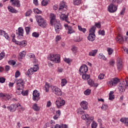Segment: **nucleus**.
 I'll return each instance as SVG.
<instances>
[{
    "label": "nucleus",
    "instance_id": "obj_1",
    "mask_svg": "<svg viewBox=\"0 0 128 128\" xmlns=\"http://www.w3.org/2000/svg\"><path fill=\"white\" fill-rule=\"evenodd\" d=\"M16 94H22L24 92V81L22 80V79H19L16 82Z\"/></svg>",
    "mask_w": 128,
    "mask_h": 128
},
{
    "label": "nucleus",
    "instance_id": "obj_2",
    "mask_svg": "<svg viewBox=\"0 0 128 128\" xmlns=\"http://www.w3.org/2000/svg\"><path fill=\"white\" fill-rule=\"evenodd\" d=\"M36 18L38 26H41V28H46V26H48V23H46V21L44 20V19L42 18V16L36 15Z\"/></svg>",
    "mask_w": 128,
    "mask_h": 128
},
{
    "label": "nucleus",
    "instance_id": "obj_3",
    "mask_svg": "<svg viewBox=\"0 0 128 128\" xmlns=\"http://www.w3.org/2000/svg\"><path fill=\"white\" fill-rule=\"evenodd\" d=\"M48 60L56 64H58L60 62V54H50Z\"/></svg>",
    "mask_w": 128,
    "mask_h": 128
},
{
    "label": "nucleus",
    "instance_id": "obj_4",
    "mask_svg": "<svg viewBox=\"0 0 128 128\" xmlns=\"http://www.w3.org/2000/svg\"><path fill=\"white\" fill-rule=\"evenodd\" d=\"M118 82H120V80L116 78L108 79L107 84L109 88H112V86H116Z\"/></svg>",
    "mask_w": 128,
    "mask_h": 128
},
{
    "label": "nucleus",
    "instance_id": "obj_5",
    "mask_svg": "<svg viewBox=\"0 0 128 128\" xmlns=\"http://www.w3.org/2000/svg\"><path fill=\"white\" fill-rule=\"evenodd\" d=\"M68 6L66 5V3L62 1L60 4L59 12L60 14H64L66 12Z\"/></svg>",
    "mask_w": 128,
    "mask_h": 128
},
{
    "label": "nucleus",
    "instance_id": "obj_6",
    "mask_svg": "<svg viewBox=\"0 0 128 128\" xmlns=\"http://www.w3.org/2000/svg\"><path fill=\"white\" fill-rule=\"evenodd\" d=\"M66 104V101L63 99H61L60 98H58L56 102V106L57 108H60L62 106H64Z\"/></svg>",
    "mask_w": 128,
    "mask_h": 128
},
{
    "label": "nucleus",
    "instance_id": "obj_7",
    "mask_svg": "<svg viewBox=\"0 0 128 128\" xmlns=\"http://www.w3.org/2000/svg\"><path fill=\"white\" fill-rule=\"evenodd\" d=\"M81 118L82 120H86L88 123V124H90V122L94 120V117H90V116L88 114L82 115Z\"/></svg>",
    "mask_w": 128,
    "mask_h": 128
},
{
    "label": "nucleus",
    "instance_id": "obj_8",
    "mask_svg": "<svg viewBox=\"0 0 128 128\" xmlns=\"http://www.w3.org/2000/svg\"><path fill=\"white\" fill-rule=\"evenodd\" d=\"M56 16L53 13L50 14V23L51 26H54V24L60 21L56 20Z\"/></svg>",
    "mask_w": 128,
    "mask_h": 128
},
{
    "label": "nucleus",
    "instance_id": "obj_9",
    "mask_svg": "<svg viewBox=\"0 0 128 128\" xmlns=\"http://www.w3.org/2000/svg\"><path fill=\"white\" fill-rule=\"evenodd\" d=\"M128 40V37L126 36H122V35L119 34L116 38V40L118 44H122L124 40Z\"/></svg>",
    "mask_w": 128,
    "mask_h": 128
},
{
    "label": "nucleus",
    "instance_id": "obj_10",
    "mask_svg": "<svg viewBox=\"0 0 128 128\" xmlns=\"http://www.w3.org/2000/svg\"><path fill=\"white\" fill-rule=\"evenodd\" d=\"M52 92L56 94V96H62V90L56 86H52Z\"/></svg>",
    "mask_w": 128,
    "mask_h": 128
},
{
    "label": "nucleus",
    "instance_id": "obj_11",
    "mask_svg": "<svg viewBox=\"0 0 128 128\" xmlns=\"http://www.w3.org/2000/svg\"><path fill=\"white\" fill-rule=\"evenodd\" d=\"M32 96V100L34 102H38L40 100V92L38 90L33 91Z\"/></svg>",
    "mask_w": 128,
    "mask_h": 128
},
{
    "label": "nucleus",
    "instance_id": "obj_12",
    "mask_svg": "<svg viewBox=\"0 0 128 128\" xmlns=\"http://www.w3.org/2000/svg\"><path fill=\"white\" fill-rule=\"evenodd\" d=\"M54 26L55 32H56V34H60V32L62 30V24H60V21L59 22L54 23Z\"/></svg>",
    "mask_w": 128,
    "mask_h": 128
},
{
    "label": "nucleus",
    "instance_id": "obj_13",
    "mask_svg": "<svg viewBox=\"0 0 128 128\" xmlns=\"http://www.w3.org/2000/svg\"><path fill=\"white\" fill-rule=\"evenodd\" d=\"M4 2H6L8 0H3ZM10 2L13 6H15L16 8H20V3L19 0H10Z\"/></svg>",
    "mask_w": 128,
    "mask_h": 128
},
{
    "label": "nucleus",
    "instance_id": "obj_14",
    "mask_svg": "<svg viewBox=\"0 0 128 128\" xmlns=\"http://www.w3.org/2000/svg\"><path fill=\"white\" fill-rule=\"evenodd\" d=\"M16 34L19 38H22V36H24V28L22 27H20L18 30L16 31Z\"/></svg>",
    "mask_w": 128,
    "mask_h": 128
},
{
    "label": "nucleus",
    "instance_id": "obj_15",
    "mask_svg": "<svg viewBox=\"0 0 128 128\" xmlns=\"http://www.w3.org/2000/svg\"><path fill=\"white\" fill-rule=\"evenodd\" d=\"M88 66L86 65H82L79 70V72L80 74H86L88 72Z\"/></svg>",
    "mask_w": 128,
    "mask_h": 128
},
{
    "label": "nucleus",
    "instance_id": "obj_16",
    "mask_svg": "<svg viewBox=\"0 0 128 128\" xmlns=\"http://www.w3.org/2000/svg\"><path fill=\"white\" fill-rule=\"evenodd\" d=\"M118 8L114 4H111L108 7V10L110 12H116Z\"/></svg>",
    "mask_w": 128,
    "mask_h": 128
},
{
    "label": "nucleus",
    "instance_id": "obj_17",
    "mask_svg": "<svg viewBox=\"0 0 128 128\" xmlns=\"http://www.w3.org/2000/svg\"><path fill=\"white\" fill-rule=\"evenodd\" d=\"M64 26L66 30H68V34H74V32H76V31L74 30V29H72V27L71 26H68V24H64Z\"/></svg>",
    "mask_w": 128,
    "mask_h": 128
},
{
    "label": "nucleus",
    "instance_id": "obj_18",
    "mask_svg": "<svg viewBox=\"0 0 128 128\" xmlns=\"http://www.w3.org/2000/svg\"><path fill=\"white\" fill-rule=\"evenodd\" d=\"M117 68L118 70H120L122 68V58H118L116 61Z\"/></svg>",
    "mask_w": 128,
    "mask_h": 128
},
{
    "label": "nucleus",
    "instance_id": "obj_19",
    "mask_svg": "<svg viewBox=\"0 0 128 128\" xmlns=\"http://www.w3.org/2000/svg\"><path fill=\"white\" fill-rule=\"evenodd\" d=\"M124 84V82H122V83H120L119 84L118 90L121 92H124L126 90V85Z\"/></svg>",
    "mask_w": 128,
    "mask_h": 128
},
{
    "label": "nucleus",
    "instance_id": "obj_20",
    "mask_svg": "<svg viewBox=\"0 0 128 128\" xmlns=\"http://www.w3.org/2000/svg\"><path fill=\"white\" fill-rule=\"evenodd\" d=\"M18 108V106H16V104H12L10 106H7L8 110L11 112H16V108Z\"/></svg>",
    "mask_w": 128,
    "mask_h": 128
},
{
    "label": "nucleus",
    "instance_id": "obj_21",
    "mask_svg": "<svg viewBox=\"0 0 128 128\" xmlns=\"http://www.w3.org/2000/svg\"><path fill=\"white\" fill-rule=\"evenodd\" d=\"M80 106L83 110H88V106L86 101H82L80 104Z\"/></svg>",
    "mask_w": 128,
    "mask_h": 128
},
{
    "label": "nucleus",
    "instance_id": "obj_22",
    "mask_svg": "<svg viewBox=\"0 0 128 128\" xmlns=\"http://www.w3.org/2000/svg\"><path fill=\"white\" fill-rule=\"evenodd\" d=\"M88 84L90 86H94L96 88L98 86V84L94 83V82L92 79H90L88 80Z\"/></svg>",
    "mask_w": 128,
    "mask_h": 128
},
{
    "label": "nucleus",
    "instance_id": "obj_23",
    "mask_svg": "<svg viewBox=\"0 0 128 128\" xmlns=\"http://www.w3.org/2000/svg\"><path fill=\"white\" fill-rule=\"evenodd\" d=\"M87 38L90 42H94L96 40V34H89Z\"/></svg>",
    "mask_w": 128,
    "mask_h": 128
},
{
    "label": "nucleus",
    "instance_id": "obj_24",
    "mask_svg": "<svg viewBox=\"0 0 128 128\" xmlns=\"http://www.w3.org/2000/svg\"><path fill=\"white\" fill-rule=\"evenodd\" d=\"M16 44H19L20 48H24L26 46V44H28V42H26V40H23L22 42Z\"/></svg>",
    "mask_w": 128,
    "mask_h": 128
},
{
    "label": "nucleus",
    "instance_id": "obj_25",
    "mask_svg": "<svg viewBox=\"0 0 128 128\" xmlns=\"http://www.w3.org/2000/svg\"><path fill=\"white\" fill-rule=\"evenodd\" d=\"M121 122H124L126 126H128V118H121L120 119Z\"/></svg>",
    "mask_w": 128,
    "mask_h": 128
},
{
    "label": "nucleus",
    "instance_id": "obj_26",
    "mask_svg": "<svg viewBox=\"0 0 128 128\" xmlns=\"http://www.w3.org/2000/svg\"><path fill=\"white\" fill-rule=\"evenodd\" d=\"M32 108L35 112H38V111H40V106H38V104H33V105L32 106Z\"/></svg>",
    "mask_w": 128,
    "mask_h": 128
},
{
    "label": "nucleus",
    "instance_id": "obj_27",
    "mask_svg": "<svg viewBox=\"0 0 128 128\" xmlns=\"http://www.w3.org/2000/svg\"><path fill=\"white\" fill-rule=\"evenodd\" d=\"M60 20H65L66 22V20H68V16L66 15L64 13L61 14Z\"/></svg>",
    "mask_w": 128,
    "mask_h": 128
},
{
    "label": "nucleus",
    "instance_id": "obj_28",
    "mask_svg": "<svg viewBox=\"0 0 128 128\" xmlns=\"http://www.w3.org/2000/svg\"><path fill=\"white\" fill-rule=\"evenodd\" d=\"M8 10H9V12H12L14 14H16V12H18V10H16L12 6H8Z\"/></svg>",
    "mask_w": 128,
    "mask_h": 128
},
{
    "label": "nucleus",
    "instance_id": "obj_29",
    "mask_svg": "<svg viewBox=\"0 0 128 128\" xmlns=\"http://www.w3.org/2000/svg\"><path fill=\"white\" fill-rule=\"evenodd\" d=\"M98 50H92L89 52L88 56H94L96 54Z\"/></svg>",
    "mask_w": 128,
    "mask_h": 128
},
{
    "label": "nucleus",
    "instance_id": "obj_30",
    "mask_svg": "<svg viewBox=\"0 0 128 128\" xmlns=\"http://www.w3.org/2000/svg\"><path fill=\"white\" fill-rule=\"evenodd\" d=\"M114 91H110L109 94V98L108 99L110 100H114Z\"/></svg>",
    "mask_w": 128,
    "mask_h": 128
},
{
    "label": "nucleus",
    "instance_id": "obj_31",
    "mask_svg": "<svg viewBox=\"0 0 128 128\" xmlns=\"http://www.w3.org/2000/svg\"><path fill=\"white\" fill-rule=\"evenodd\" d=\"M82 74V78L83 80H88L90 78V74H86V73H83Z\"/></svg>",
    "mask_w": 128,
    "mask_h": 128
},
{
    "label": "nucleus",
    "instance_id": "obj_32",
    "mask_svg": "<svg viewBox=\"0 0 128 128\" xmlns=\"http://www.w3.org/2000/svg\"><path fill=\"white\" fill-rule=\"evenodd\" d=\"M90 34H94L96 32V26H92L89 30Z\"/></svg>",
    "mask_w": 128,
    "mask_h": 128
},
{
    "label": "nucleus",
    "instance_id": "obj_33",
    "mask_svg": "<svg viewBox=\"0 0 128 128\" xmlns=\"http://www.w3.org/2000/svg\"><path fill=\"white\" fill-rule=\"evenodd\" d=\"M78 30L80 32H83V34H86V28H82V26L80 25L78 26Z\"/></svg>",
    "mask_w": 128,
    "mask_h": 128
},
{
    "label": "nucleus",
    "instance_id": "obj_34",
    "mask_svg": "<svg viewBox=\"0 0 128 128\" xmlns=\"http://www.w3.org/2000/svg\"><path fill=\"white\" fill-rule=\"evenodd\" d=\"M44 90H45L46 92H48V90H50V84H48L46 82L45 83Z\"/></svg>",
    "mask_w": 128,
    "mask_h": 128
},
{
    "label": "nucleus",
    "instance_id": "obj_35",
    "mask_svg": "<svg viewBox=\"0 0 128 128\" xmlns=\"http://www.w3.org/2000/svg\"><path fill=\"white\" fill-rule=\"evenodd\" d=\"M34 72H36L32 68H30L28 70V72H26L27 74L30 76V74H34Z\"/></svg>",
    "mask_w": 128,
    "mask_h": 128
},
{
    "label": "nucleus",
    "instance_id": "obj_36",
    "mask_svg": "<svg viewBox=\"0 0 128 128\" xmlns=\"http://www.w3.org/2000/svg\"><path fill=\"white\" fill-rule=\"evenodd\" d=\"M68 84V81L66 78L61 80V86H64Z\"/></svg>",
    "mask_w": 128,
    "mask_h": 128
},
{
    "label": "nucleus",
    "instance_id": "obj_37",
    "mask_svg": "<svg viewBox=\"0 0 128 128\" xmlns=\"http://www.w3.org/2000/svg\"><path fill=\"white\" fill-rule=\"evenodd\" d=\"M98 58L103 60H106V58L104 56V54L102 53H100L98 56Z\"/></svg>",
    "mask_w": 128,
    "mask_h": 128
},
{
    "label": "nucleus",
    "instance_id": "obj_38",
    "mask_svg": "<svg viewBox=\"0 0 128 128\" xmlns=\"http://www.w3.org/2000/svg\"><path fill=\"white\" fill-rule=\"evenodd\" d=\"M73 4L75 6H79L82 4V0H73Z\"/></svg>",
    "mask_w": 128,
    "mask_h": 128
},
{
    "label": "nucleus",
    "instance_id": "obj_39",
    "mask_svg": "<svg viewBox=\"0 0 128 128\" xmlns=\"http://www.w3.org/2000/svg\"><path fill=\"white\" fill-rule=\"evenodd\" d=\"M77 114H84V111L83 110L82 108H79L76 110Z\"/></svg>",
    "mask_w": 128,
    "mask_h": 128
},
{
    "label": "nucleus",
    "instance_id": "obj_40",
    "mask_svg": "<svg viewBox=\"0 0 128 128\" xmlns=\"http://www.w3.org/2000/svg\"><path fill=\"white\" fill-rule=\"evenodd\" d=\"M90 92H92V90L90 89H87L84 92V94L86 96H90Z\"/></svg>",
    "mask_w": 128,
    "mask_h": 128
},
{
    "label": "nucleus",
    "instance_id": "obj_41",
    "mask_svg": "<svg viewBox=\"0 0 128 128\" xmlns=\"http://www.w3.org/2000/svg\"><path fill=\"white\" fill-rule=\"evenodd\" d=\"M48 0H43L42 2V4L44 6H48Z\"/></svg>",
    "mask_w": 128,
    "mask_h": 128
},
{
    "label": "nucleus",
    "instance_id": "obj_42",
    "mask_svg": "<svg viewBox=\"0 0 128 128\" xmlns=\"http://www.w3.org/2000/svg\"><path fill=\"white\" fill-rule=\"evenodd\" d=\"M6 56V53H4V51H2V52L0 54V60H2Z\"/></svg>",
    "mask_w": 128,
    "mask_h": 128
},
{
    "label": "nucleus",
    "instance_id": "obj_43",
    "mask_svg": "<svg viewBox=\"0 0 128 128\" xmlns=\"http://www.w3.org/2000/svg\"><path fill=\"white\" fill-rule=\"evenodd\" d=\"M74 42H80L82 40V38H80V36H77L74 38Z\"/></svg>",
    "mask_w": 128,
    "mask_h": 128
},
{
    "label": "nucleus",
    "instance_id": "obj_44",
    "mask_svg": "<svg viewBox=\"0 0 128 128\" xmlns=\"http://www.w3.org/2000/svg\"><path fill=\"white\" fill-rule=\"evenodd\" d=\"M26 51H22L19 54V56L22 58H24V56H26Z\"/></svg>",
    "mask_w": 128,
    "mask_h": 128
},
{
    "label": "nucleus",
    "instance_id": "obj_45",
    "mask_svg": "<svg viewBox=\"0 0 128 128\" xmlns=\"http://www.w3.org/2000/svg\"><path fill=\"white\" fill-rule=\"evenodd\" d=\"M96 126H98V124L96 122L92 121V124H91V128H96Z\"/></svg>",
    "mask_w": 128,
    "mask_h": 128
},
{
    "label": "nucleus",
    "instance_id": "obj_46",
    "mask_svg": "<svg viewBox=\"0 0 128 128\" xmlns=\"http://www.w3.org/2000/svg\"><path fill=\"white\" fill-rule=\"evenodd\" d=\"M34 14H42V11H40L38 8H34Z\"/></svg>",
    "mask_w": 128,
    "mask_h": 128
},
{
    "label": "nucleus",
    "instance_id": "obj_47",
    "mask_svg": "<svg viewBox=\"0 0 128 128\" xmlns=\"http://www.w3.org/2000/svg\"><path fill=\"white\" fill-rule=\"evenodd\" d=\"M32 68L33 69V70L36 72L40 68L38 67V65H34Z\"/></svg>",
    "mask_w": 128,
    "mask_h": 128
},
{
    "label": "nucleus",
    "instance_id": "obj_48",
    "mask_svg": "<svg viewBox=\"0 0 128 128\" xmlns=\"http://www.w3.org/2000/svg\"><path fill=\"white\" fill-rule=\"evenodd\" d=\"M107 52H108V54L110 56L114 52V50L112 48H108Z\"/></svg>",
    "mask_w": 128,
    "mask_h": 128
},
{
    "label": "nucleus",
    "instance_id": "obj_49",
    "mask_svg": "<svg viewBox=\"0 0 128 128\" xmlns=\"http://www.w3.org/2000/svg\"><path fill=\"white\" fill-rule=\"evenodd\" d=\"M32 36L34 38H38L40 36V34L36 32H34L32 34Z\"/></svg>",
    "mask_w": 128,
    "mask_h": 128
},
{
    "label": "nucleus",
    "instance_id": "obj_50",
    "mask_svg": "<svg viewBox=\"0 0 128 128\" xmlns=\"http://www.w3.org/2000/svg\"><path fill=\"white\" fill-rule=\"evenodd\" d=\"M64 62H66L67 64H70V62H72V60L69 58H64Z\"/></svg>",
    "mask_w": 128,
    "mask_h": 128
},
{
    "label": "nucleus",
    "instance_id": "obj_51",
    "mask_svg": "<svg viewBox=\"0 0 128 128\" xmlns=\"http://www.w3.org/2000/svg\"><path fill=\"white\" fill-rule=\"evenodd\" d=\"M71 50L73 52H78V48H76V46H72Z\"/></svg>",
    "mask_w": 128,
    "mask_h": 128
},
{
    "label": "nucleus",
    "instance_id": "obj_52",
    "mask_svg": "<svg viewBox=\"0 0 128 128\" xmlns=\"http://www.w3.org/2000/svg\"><path fill=\"white\" fill-rule=\"evenodd\" d=\"M104 74H100L98 76V78L99 80H104Z\"/></svg>",
    "mask_w": 128,
    "mask_h": 128
},
{
    "label": "nucleus",
    "instance_id": "obj_53",
    "mask_svg": "<svg viewBox=\"0 0 128 128\" xmlns=\"http://www.w3.org/2000/svg\"><path fill=\"white\" fill-rule=\"evenodd\" d=\"M4 36L5 38H6V40H10V36H8V33L6 32L4 33V35H3Z\"/></svg>",
    "mask_w": 128,
    "mask_h": 128
},
{
    "label": "nucleus",
    "instance_id": "obj_54",
    "mask_svg": "<svg viewBox=\"0 0 128 128\" xmlns=\"http://www.w3.org/2000/svg\"><path fill=\"white\" fill-rule=\"evenodd\" d=\"M101 108L102 110H106V109L108 108V105L106 104H103L101 107Z\"/></svg>",
    "mask_w": 128,
    "mask_h": 128
},
{
    "label": "nucleus",
    "instance_id": "obj_55",
    "mask_svg": "<svg viewBox=\"0 0 128 128\" xmlns=\"http://www.w3.org/2000/svg\"><path fill=\"white\" fill-rule=\"evenodd\" d=\"M32 12V10H29L26 12V16H30V14Z\"/></svg>",
    "mask_w": 128,
    "mask_h": 128
},
{
    "label": "nucleus",
    "instance_id": "obj_56",
    "mask_svg": "<svg viewBox=\"0 0 128 128\" xmlns=\"http://www.w3.org/2000/svg\"><path fill=\"white\" fill-rule=\"evenodd\" d=\"M20 76V72L18 70H16L15 72V78H18Z\"/></svg>",
    "mask_w": 128,
    "mask_h": 128
},
{
    "label": "nucleus",
    "instance_id": "obj_57",
    "mask_svg": "<svg viewBox=\"0 0 128 128\" xmlns=\"http://www.w3.org/2000/svg\"><path fill=\"white\" fill-rule=\"evenodd\" d=\"M25 30L26 32V34H30V27H26Z\"/></svg>",
    "mask_w": 128,
    "mask_h": 128
},
{
    "label": "nucleus",
    "instance_id": "obj_58",
    "mask_svg": "<svg viewBox=\"0 0 128 128\" xmlns=\"http://www.w3.org/2000/svg\"><path fill=\"white\" fill-rule=\"evenodd\" d=\"M8 64L11 66H14V64H16V62L14 60H11L8 62Z\"/></svg>",
    "mask_w": 128,
    "mask_h": 128
},
{
    "label": "nucleus",
    "instance_id": "obj_59",
    "mask_svg": "<svg viewBox=\"0 0 128 128\" xmlns=\"http://www.w3.org/2000/svg\"><path fill=\"white\" fill-rule=\"evenodd\" d=\"M5 82H6V78L2 77H0V82H1V84H4Z\"/></svg>",
    "mask_w": 128,
    "mask_h": 128
},
{
    "label": "nucleus",
    "instance_id": "obj_60",
    "mask_svg": "<svg viewBox=\"0 0 128 128\" xmlns=\"http://www.w3.org/2000/svg\"><path fill=\"white\" fill-rule=\"evenodd\" d=\"M52 106V102L50 101H48L46 104V108H50Z\"/></svg>",
    "mask_w": 128,
    "mask_h": 128
},
{
    "label": "nucleus",
    "instance_id": "obj_61",
    "mask_svg": "<svg viewBox=\"0 0 128 128\" xmlns=\"http://www.w3.org/2000/svg\"><path fill=\"white\" fill-rule=\"evenodd\" d=\"M98 34H102V36H104V30H100L98 31Z\"/></svg>",
    "mask_w": 128,
    "mask_h": 128
},
{
    "label": "nucleus",
    "instance_id": "obj_62",
    "mask_svg": "<svg viewBox=\"0 0 128 128\" xmlns=\"http://www.w3.org/2000/svg\"><path fill=\"white\" fill-rule=\"evenodd\" d=\"M60 38H62V37H60V36H57L56 37V42H58L59 40H60Z\"/></svg>",
    "mask_w": 128,
    "mask_h": 128
},
{
    "label": "nucleus",
    "instance_id": "obj_63",
    "mask_svg": "<svg viewBox=\"0 0 128 128\" xmlns=\"http://www.w3.org/2000/svg\"><path fill=\"white\" fill-rule=\"evenodd\" d=\"M28 90H26L24 92H22V96H28Z\"/></svg>",
    "mask_w": 128,
    "mask_h": 128
},
{
    "label": "nucleus",
    "instance_id": "obj_64",
    "mask_svg": "<svg viewBox=\"0 0 128 128\" xmlns=\"http://www.w3.org/2000/svg\"><path fill=\"white\" fill-rule=\"evenodd\" d=\"M33 3L36 6H38V0H33Z\"/></svg>",
    "mask_w": 128,
    "mask_h": 128
}]
</instances>
